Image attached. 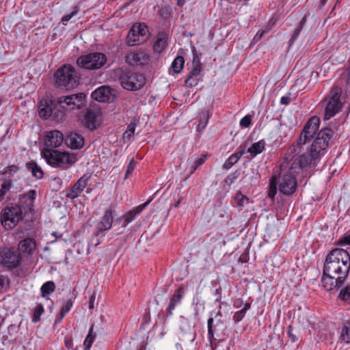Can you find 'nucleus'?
<instances>
[{"label": "nucleus", "mask_w": 350, "mask_h": 350, "mask_svg": "<svg viewBox=\"0 0 350 350\" xmlns=\"http://www.w3.org/2000/svg\"><path fill=\"white\" fill-rule=\"evenodd\" d=\"M334 131L329 127H325L319 131L317 137L310 146L309 154H302L299 157V161L293 163L295 167L294 170H301L309 165H315L317 160L323 156L329 146V142L334 135Z\"/></svg>", "instance_id": "f257e3e1"}, {"label": "nucleus", "mask_w": 350, "mask_h": 350, "mask_svg": "<svg viewBox=\"0 0 350 350\" xmlns=\"http://www.w3.org/2000/svg\"><path fill=\"white\" fill-rule=\"evenodd\" d=\"M295 168V167L291 166L286 172H281L278 176L275 174L270 178L267 197L272 202L275 200L278 186L280 192L286 196H291L296 191L297 182L295 173L298 172L294 170Z\"/></svg>", "instance_id": "f03ea898"}, {"label": "nucleus", "mask_w": 350, "mask_h": 350, "mask_svg": "<svg viewBox=\"0 0 350 350\" xmlns=\"http://www.w3.org/2000/svg\"><path fill=\"white\" fill-rule=\"evenodd\" d=\"M323 269L347 279L350 270V255L344 249L335 248L326 256Z\"/></svg>", "instance_id": "7ed1b4c3"}, {"label": "nucleus", "mask_w": 350, "mask_h": 350, "mask_svg": "<svg viewBox=\"0 0 350 350\" xmlns=\"http://www.w3.org/2000/svg\"><path fill=\"white\" fill-rule=\"evenodd\" d=\"M80 75L70 64L60 66L54 74L55 85L59 89L70 90L79 84Z\"/></svg>", "instance_id": "20e7f679"}, {"label": "nucleus", "mask_w": 350, "mask_h": 350, "mask_svg": "<svg viewBox=\"0 0 350 350\" xmlns=\"http://www.w3.org/2000/svg\"><path fill=\"white\" fill-rule=\"evenodd\" d=\"M42 153L47 163L53 167L68 169L77 161L74 154L55 149L45 148Z\"/></svg>", "instance_id": "39448f33"}, {"label": "nucleus", "mask_w": 350, "mask_h": 350, "mask_svg": "<svg viewBox=\"0 0 350 350\" xmlns=\"http://www.w3.org/2000/svg\"><path fill=\"white\" fill-rule=\"evenodd\" d=\"M113 222V212L110 206L109 208L105 211L100 220L95 224L93 235L89 243V246L96 247L100 244L106 234V232L111 228Z\"/></svg>", "instance_id": "423d86ee"}, {"label": "nucleus", "mask_w": 350, "mask_h": 350, "mask_svg": "<svg viewBox=\"0 0 350 350\" xmlns=\"http://www.w3.org/2000/svg\"><path fill=\"white\" fill-rule=\"evenodd\" d=\"M342 89L338 86H333L324 100L326 103L325 107L324 120H327L338 113L342 107L340 100Z\"/></svg>", "instance_id": "0eeeda50"}, {"label": "nucleus", "mask_w": 350, "mask_h": 350, "mask_svg": "<svg viewBox=\"0 0 350 350\" xmlns=\"http://www.w3.org/2000/svg\"><path fill=\"white\" fill-rule=\"evenodd\" d=\"M23 218L22 208L16 204H10L1 211V222L6 230L14 228Z\"/></svg>", "instance_id": "6e6552de"}, {"label": "nucleus", "mask_w": 350, "mask_h": 350, "mask_svg": "<svg viewBox=\"0 0 350 350\" xmlns=\"http://www.w3.org/2000/svg\"><path fill=\"white\" fill-rule=\"evenodd\" d=\"M107 59L104 53L94 52L79 56L77 59V64L85 70H97L106 64Z\"/></svg>", "instance_id": "1a4fd4ad"}, {"label": "nucleus", "mask_w": 350, "mask_h": 350, "mask_svg": "<svg viewBox=\"0 0 350 350\" xmlns=\"http://www.w3.org/2000/svg\"><path fill=\"white\" fill-rule=\"evenodd\" d=\"M121 85L127 90L137 91L145 84V77L143 75L131 70L122 72L120 77Z\"/></svg>", "instance_id": "9d476101"}, {"label": "nucleus", "mask_w": 350, "mask_h": 350, "mask_svg": "<svg viewBox=\"0 0 350 350\" xmlns=\"http://www.w3.org/2000/svg\"><path fill=\"white\" fill-rule=\"evenodd\" d=\"M57 104L62 109L68 107L70 110L81 109L86 105L87 96L80 92L68 96H62L56 98Z\"/></svg>", "instance_id": "9b49d317"}, {"label": "nucleus", "mask_w": 350, "mask_h": 350, "mask_svg": "<svg viewBox=\"0 0 350 350\" xmlns=\"http://www.w3.org/2000/svg\"><path fill=\"white\" fill-rule=\"evenodd\" d=\"M320 124V120L317 116H312L304 125L299 137L296 144V149H301L302 146L310 142L313 138L317 131Z\"/></svg>", "instance_id": "f8f14e48"}, {"label": "nucleus", "mask_w": 350, "mask_h": 350, "mask_svg": "<svg viewBox=\"0 0 350 350\" xmlns=\"http://www.w3.org/2000/svg\"><path fill=\"white\" fill-rule=\"evenodd\" d=\"M21 257L18 250L14 247L0 249V264L8 269L18 267L21 265Z\"/></svg>", "instance_id": "ddd939ff"}, {"label": "nucleus", "mask_w": 350, "mask_h": 350, "mask_svg": "<svg viewBox=\"0 0 350 350\" xmlns=\"http://www.w3.org/2000/svg\"><path fill=\"white\" fill-rule=\"evenodd\" d=\"M346 280L337 275L325 273V270H323L321 282L324 288L327 291H337L342 286Z\"/></svg>", "instance_id": "4468645a"}, {"label": "nucleus", "mask_w": 350, "mask_h": 350, "mask_svg": "<svg viewBox=\"0 0 350 350\" xmlns=\"http://www.w3.org/2000/svg\"><path fill=\"white\" fill-rule=\"evenodd\" d=\"M148 27L144 23L134 25L129 30L126 37V43L129 46H135L139 44V37H144L146 34Z\"/></svg>", "instance_id": "2eb2a0df"}, {"label": "nucleus", "mask_w": 350, "mask_h": 350, "mask_svg": "<svg viewBox=\"0 0 350 350\" xmlns=\"http://www.w3.org/2000/svg\"><path fill=\"white\" fill-rule=\"evenodd\" d=\"M90 177L91 176L88 174L81 176L77 182L69 190H68L66 197L72 200L77 198L87 186Z\"/></svg>", "instance_id": "dca6fc26"}, {"label": "nucleus", "mask_w": 350, "mask_h": 350, "mask_svg": "<svg viewBox=\"0 0 350 350\" xmlns=\"http://www.w3.org/2000/svg\"><path fill=\"white\" fill-rule=\"evenodd\" d=\"M64 141V135L62 132L53 130L46 133L44 139V145L47 148L55 149L60 146Z\"/></svg>", "instance_id": "f3484780"}, {"label": "nucleus", "mask_w": 350, "mask_h": 350, "mask_svg": "<svg viewBox=\"0 0 350 350\" xmlns=\"http://www.w3.org/2000/svg\"><path fill=\"white\" fill-rule=\"evenodd\" d=\"M36 196V191L33 189L28 191L27 193L20 195L18 206H20L22 211H29L33 209L34 200Z\"/></svg>", "instance_id": "a211bd4d"}, {"label": "nucleus", "mask_w": 350, "mask_h": 350, "mask_svg": "<svg viewBox=\"0 0 350 350\" xmlns=\"http://www.w3.org/2000/svg\"><path fill=\"white\" fill-rule=\"evenodd\" d=\"M99 113L91 109H87L84 114V126L91 131L96 129L99 126Z\"/></svg>", "instance_id": "6ab92c4d"}, {"label": "nucleus", "mask_w": 350, "mask_h": 350, "mask_svg": "<svg viewBox=\"0 0 350 350\" xmlns=\"http://www.w3.org/2000/svg\"><path fill=\"white\" fill-rule=\"evenodd\" d=\"M112 89L108 86L103 85L93 91L91 94L92 99L104 103L109 101L111 96Z\"/></svg>", "instance_id": "aec40b11"}, {"label": "nucleus", "mask_w": 350, "mask_h": 350, "mask_svg": "<svg viewBox=\"0 0 350 350\" xmlns=\"http://www.w3.org/2000/svg\"><path fill=\"white\" fill-rule=\"evenodd\" d=\"M65 142L72 149H81L84 145V138L79 133L71 132L66 135Z\"/></svg>", "instance_id": "412c9836"}, {"label": "nucleus", "mask_w": 350, "mask_h": 350, "mask_svg": "<svg viewBox=\"0 0 350 350\" xmlns=\"http://www.w3.org/2000/svg\"><path fill=\"white\" fill-rule=\"evenodd\" d=\"M152 199H149L146 202L139 205L126 213L124 215L123 227H126L130 222L134 220L136 215L139 214L150 203Z\"/></svg>", "instance_id": "4be33fe9"}, {"label": "nucleus", "mask_w": 350, "mask_h": 350, "mask_svg": "<svg viewBox=\"0 0 350 350\" xmlns=\"http://www.w3.org/2000/svg\"><path fill=\"white\" fill-rule=\"evenodd\" d=\"M57 105L56 99L51 101L50 104L46 102H40L39 105V116L41 118L47 120L53 114V110H55L54 106Z\"/></svg>", "instance_id": "5701e85b"}, {"label": "nucleus", "mask_w": 350, "mask_h": 350, "mask_svg": "<svg viewBox=\"0 0 350 350\" xmlns=\"http://www.w3.org/2000/svg\"><path fill=\"white\" fill-rule=\"evenodd\" d=\"M200 72L198 67L193 68L185 80V86L188 88L196 86L202 80V77L200 76Z\"/></svg>", "instance_id": "b1692460"}, {"label": "nucleus", "mask_w": 350, "mask_h": 350, "mask_svg": "<svg viewBox=\"0 0 350 350\" xmlns=\"http://www.w3.org/2000/svg\"><path fill=\"white\" fill-rule=\"evenodd\" d=\"M185 294V289L183 286H180L175 291L173 297H172L169 304L167 312L168 315L172 314V311L175 308L176 306L180 303Z\"/></svg>", "instance_id": "393cba45"}, {"label": "nucleus", "mask_w": 350, "mask_h": 350, "mask_svg": "<svg viewBox=\"0 0 350 350\" xmlns=\"http://www.w3.org/2000/svg\"><path fill=\"white\" fill-rule=\"evenodd\" d=\"M339 340L345 344L350 343V317L341 323Z\"/></svg>", "instance_id": "a878e982"}, {"label": "nucleus", "mask_w": 350, "mask_h": 350, "mask_svg": "<svg viewBox=\"0 0 350 350\" xmlns=\"http://www.w3.org/2000/svg\"><path fill=\"white\" fill-rule=\"evenodd\" d=\"M168 35L164 31L159 32L157 36V40L154 44V50L156 52L161 53L167 46Z\"/></svg>", "instance_id": "bb28decb"}, {"label": "nucleus", "mask_w": 350, "mask_h": 350, "mask_svg": "<svg viewBox=\"0 0 350 350\" xmlns=\"http://www.w3.org/2000/svg\"><path fill=\"white\" fill-rule=\"evenodd\" d=\"M36 246L35 240L33 238H28L20 241L18 249L24 253L31 254Z\"/></svg>", "instance_id": "cd10ccee"}, {"label": "nucleus", "mask_w": 350, "mask_h": 350, "mask_svg": "<svg viewBox=\"0 0 350 350\" xmlns=\"http://www.w3.org/2000/svg\"><path fill=\"white\" fill-rule=\"evenodd\" d=\"M27 168L31 171L33 176L38 179H41L44 176V172L41 167L34 161H30L26 164Z\"/></svg>", "instance_id": "c85d7f7f"}, {"label": "nucleus", "mask_w": 350, "mask_h": 350, "mask_svg": "<svg viewBox=\"0 0 350 350\" xmlns=\"http://www.w3.org/2000/svg\"><path fill=\"white\" fill-rule=\"evenodd\" d=\"M265 143L264 140H260L254 143L250 148H248L247 152L250 154V157L254 158L257 154L261 153L265 149Z\"/></svg>", "instance_id": "c756f323"}, {"label": "nucleus", "mask_w": 350, "mask_h": 350, "mask_svg": "<svg viewBox=\"0 0 350 350\" xmlns=\"http://www.w3.org/2000/svg\"><path fill=\"white\" fill-rule=\"evenodd\" d=\"M307 21V15H305L301 21L299 22L298 26L296 27V29L294 30L292 36L289 40V47H291L293 43L295 42V40L299 37L300 32L301 31L303 27L305 26Z\"/></svg>", "instance_id": "7c9ffc66"}, {"label": "nucleus", "mask_w": 350, "mask_h": 350, "mask_svg": "<svg viewBox=\"0 0 350 350\" xmlns=\"http://www.w3.org/2000/svg\"><path fill=\"white\" fill-rule=\"evenodd\" d=\"M96 338V334L94 333V325H92L89 329L88 336H86L83 345L85 347L84 350H90L92 343Z\"/></svg>", "instance_id": "2f4dec72"}, {"label": "nucleus", "mask_w": 350, "mask_h": 350, "mask_svg": "<svg viewBox=\"0 0 350 350\" xmlns=\"http://www.w3.org/2000/svg\"><path fill=\"white\" fill-rule=\"evenodd\" d=\"M55 289V284L53 281H48L42 284L40 288L42 297H46L52 293Z\"/></svg>", "instance_id": "473e14b6"}, {"label": "nucleus", "mask_w": 350, "mask_h": 350, "mask_svg": "<svg viewBox=\"0 0 350 350\" xmlns=\"http://www.w3.org/2000/svg\"><path fill=\"white\" fill-rule=\"evenodd\" d=\"M185 64L184 57L178 55L172 64V68L175 73H179L182 71Z\"/></svg>", "instance_id": "72a5a7b5"}, {"label": "nucleus", "mask_w": 350, "mask_h": 350, "mask_svg": "<svg viewBox=\"0 0 350 350\" xmlns=\"http://www.w3.org/2000/svg\"><path fill=\"white\" fill-rule=\"evenodd\" d=\"M338 298L347 304H350V282L340 290Z\"/></svg>", "instance_id": "f704fd0d"}, {"label": "nucleus", "mask_w": 350, "mask_h": 350, "mask_svg": "<svg viewBox=\"0 0 350 350\" xmlns=\"http://www.w3.org/2000/svg\"><path fill=\"white\" fill-rule=\"evenodd\" d=\"M131 55L136 64H144L148 60V57L143 52L133 53Z\"/></svg>", "instance_id": "c9c22d12"}, {"label": "nucleus", "mask_w": 350, "mask_h": 350, "mask_svg": "<svg viewBox=\"0 0 350 350\" xmlns=\"http://www.w3.org/2000/svg\"><path fill=\"white\" fill-rule=\"evenodd\" d=\"M44 306L39 304H38L33 309V316H32V322L37 323L40 320L41 315L44 313Z\"/></svg>", "instance_id": "e433bc0d"}, {"label": "nucleus", "mask_w": 350, "mask_h": 350, "mask_svg": "<svg viewBox=\"0 0 350 350\" xmlns=\"http://www.w3.org/2000/svg\"><path fill=\"white\" fill-rule=\"evenodd\" d=\"M12 181L11 180H5L2 183L0 189V201L4 198L5 195L12 188Z\"/></svg>", "instance_id": "4c0bfd02"}, {"label": "nucleus", "mask_w": 350, "mask_h": 350, "mask_svg": "<svg viewBox=\"0 0 350 350\" xmlns=\"http://www.w3.org/2000/svg\"><path fill=\"white\" fill-rule=\"evenodd\" d=\"M234 201L237 206L243 208L245 204L249 203V198L246 196L243 195L241 191H239L234 196Z\"/></svg>", "instance_id": "58836bf2"}, {"label": "nucleus", "mask_w": 350, "mask_h": 350, "mask_svg": "<svg viewBox=\"0 0 350 350\" xmlns=\"http://www.w3.org/2000/svg\"><path fill=\"white\" fill-rule=\"evenodd\" d=\"M158 14L163 20H167L172 14L170 7L169 5L162 7L158 10Z\"/></svg>", "instance_id": "ea45409f"}, {"label": "nucleus", "mask_w": 350, "mask_h": 350, "mask_svg": "<svg viewBox=\"0 0 350 350\" xmlns=\"http://www.w3.org/2000/svg\"><path fill=\"white\" fill-rule=\"evenodd\" d=\"M57 105L54 106L55 110H53V116L55 120L57 121H61L64 119L65 116V111L67 110L66 109H62L59 107V109L57 108Z\"/></svg>", "instance_id": "a19ab883"}, {"label": "nucleus", "mask_w": 350, "mask_h": 350, "mask_svg": "<svg viewBox=\"0 0 350 350\" xmlns=\"http://www.w3.org/2000/svg\"><path fill=\"white\" fill-rule=\"evenodd\" d=\"M238 162V157L236 154H231L224 164V168L228 170Z\"/></svg>", "instance_id": "79ce46f5"}, {"label": "nucleus", "mask_w": 350, "mask_h": 350, "mask_svg": "<svg viewBox=\"0 0 350 350\" xmlns=\"http://www.w3.org/2000/svg\"><path fill=\"white\" fill-rule=\"evenodd\" d=\"M192 52H193V68L198 67L200 68V71H201L202 68H201V63H200V56L201 55V54H198L197 53L195 47L193 48Z\"/></svg>", "instance_id": "37998d69"}, {"label": "nucleus", "mask_w": 350, "mask_h": 350, "mask_svg": "<svg viewBox=\"0 0 350 350\" xmlns=\"http://www.w3.org/2000/svg\"><path fill=\"white\" fill-rule=\"evenodd\" d=\"M135 130V124H130L126 130V131L124 133V138L127 139L129 140L134 135Z\"/></svg>", "instance_id": "c03bdc74"}, {"label": "nucleus", "mask_w": 350, "mask_h": 350, "mask_svg": "<svg viewBox=\"0 0 350 350\" xmlns=\"http://www.w3.org/2000/svg\"><path fill=\"white\" fill-rule=\"evenodd\" d=\"M252 124V116L246 115L240 120V126L243 128H248Z\"/></svg>", "instance_id": "a18cd8bd"}, {"label": "nucleus", "mask_w": 350, "mask_h": 350, "mask_svg": "<svg viewBox=\"0 0 350 350\" xmlns=\"http://www.w3.org/2000/svg\"><path fill=\"white\" fill-rule=\"evenodd\" d=\"M213 318H209L208 319V339L210 341H212V340L213 339V337H214V330H213Z\"/></svg>", "instance_id": "49530a36"}, {"label": "nucleus", "mask_w": 350, "mask_h": 350, "mask_svg": "<svg viewBox=\"0 0 350 350\" xmlns=\"http://www.w3.org/2000/svg\"><path fill=\"white\" fill-rule=\"evenodd\" d=\"M238 176H239V173L237 172V171H235L232 173H231L230 174H229L226 180H225V182L226 183V184H228V185H231L232 184H233L235 180L238 178Z\"/></svg>", "instance_id": "de8ad7c7"}, {"label": "nucleus", "mask_w": 350, "mask_h": 350, "mask_svg": "<svg viewBox=\"0 0 350 350\" xmlns=\"http://www.w3.org/2000/svg\"><path fill=\"white\" fill-rule=\"evenodd\" d=\"M135 164H136V161L134 160V159H132L129 165H127V167H126V174H125V176H124V178H127L129 175L133 172L134 169H135Z\"/></svg>", "instance_id": "09e8293b"}, {"label": "nucleus", "mask_w": 350, "mask_h": 350, "mask_svg": "<svg viewBox=\"0 0 350 350\" xmlns=\"http://www.w3.org/2000/svg\"><path fill=\"white\" fill-rule=\"evenodd\" d=\"M72 305H73V302L72 300V297H70L67 299L66 303L62 307L61 311L64 312L66 314L68 313L70 310Z\"/></svg>", "instance_id": "8fccbe9b"}, {"label": "nucleus", "mask_w": 350, "mask_h": 350, "mask_svg": "<svg viewBox=\"0 0 350 350\" xmlns=\"http://www.w3.org/2000/svg\"><path fill=\"white\" fill-rule=\"evenodd\" d=\"M79 9L76 7L71 13L66 14L62 18V22L64 23L69 21L74 16L77 15Z\"/></svg>", "instance_id": "3c124183"}, {"label": "nucleus", "mask_w": 350, "mask_h": 350, "mask_svg": "<svg viewBox=\"0 0 350 350\" xmlns=\"http://www.w3.org/2000/svg\"><path fill=\"white\" fill-rule=\"evenodd\" d=\"M19 167L17 165H12L6 167L2 172H0L2 175H5L8 171L16 173L18 171Z\"/></svg>", "instance_id": "603ef678"}, {"label": "nucleus", "mask_w": 350, "mask_h": 350, "mask_svg": "<svg viewBox=\"0 0 350 350\" xmlns=\"http://www.w3.org/2000/svg\"><path fill=\"white\" fill-rule=\"evenodd\" d=\"M245 315V313L242 310H241L234 313L232 319L235 322H239L243 319Z\"/></svg>", "instance_id": "864d4df0"}, {"label": "nucleus", "mask_w": 350, "mask_h": 350, "mask_svg": "<svg viewBox=\"0 0 350 350\" xmlns=\"http://www.w3.org/2000/svg\"><path fill=\"white\" fill-rule=\"evenodd\" d=\"M340 245L350 244V231H349L341 239L338 241Z\"/></svg>", "instance_id": "5fc2aeb1"}, {"label": "nucleus", "mask_w": 350, "mask_h": 350, "mask_svg": "<svg viewBox=\"0 0 350 350\" xmlns=\"http://www.w3.org/2000/svg\"><path fill=\"white\" fill-rule=\"evenodd\" d=\"M65 346L68 349H70L73 347V342L72 339L70 336H66L64 340Z\"/></svg>", "instance_id": "6e6d98bb"}, {"label": "nucleus", "mask_w": 350, "mask_h": 350, "mask_svg": "<svg viewBox=\"0 0 350 350\" xmlns=\"http://www.w3.org/2000/svg\"><path fill=\"white\" fill-rule=\"evenodd\" d=\"M206 159V155L201 156L200 158H198V159L196 160L194 164L198 167H199L200 166H201L205 162Z\"/></svg>", "instance_id": "4d7b16f0"}, {"label": "nucleus", "mask_w": 350, "mask_h": 350, "mask_svg": "<svg viewBox=\"0 0 350 350\" xmlns=\"http://www.w3.org/2000/svg\"><path fill=\"white\" fill-rule=\"evenodd\" d=\"M203 119L204 120V122L202 121V118L200 119V123H199L198 126V129H200V128H202V129L205 128V126H206V125L207 124V122H208V117L205 114H203Z\"/></svg>", "instance_id": "13d9d810"}, {"label": "nucleus", "mask_w": 350, "mask_h": 350, "mask_svg": "<svg viewBox=\"0 0 350 350\" xmlns=\"http://www.w3.org/2000/svg\"><path fill=\"white\" fill-rule=\"evenodd\" d=\"M267 31L266 30H263V31H258L256 35L254 37V39H253V41L254 42H258L259 41L262 37L263 36L264 33H267Z\"/></svg>", "instance_id": "bf43d9fd"}, {"label": "nucleus", "mask_w": 350, "mask_h": 350, "mask_svg": "<svg viewBox=\"0 0 350 350\" xmlns=\"http://www.w3.org/2000/svg\"><path fill=\"white\" fill-rule=\"evenodd\" d=\"M66 313H64L62 311H60L59 314L56 317V319L55 320V324L59 323L63 318L65 317Z\"/></svg>", "instance_id": "052dcab7"}, {"label": "nucleus", "mask_w": 350, "mask_h": 350, "mask_svg": "<svg viewBox=\"0 0 350 350\" xmlns=\"http://www.w3.org/2000/svg\"><path fill=\"white\" fill-rule=\"evenodd\" d=\"M291 98L289 96H282L280 99V104L287 105L290 103Z\"/></svg>", "instance_id": "680f3d73"}, {"label": "nucleus", "mask_w": 350, "mask_h": 350, "mask_svg": "<svg viewBox=\"0 0 350 350\" xmlns=\"http://www.w3.org/2000/svg\"><path fill=\"white\" fill-rule=\"evenodd\" d=\"M292 331H293V327L291 325H289L288 327V336L292 339L293 341H295L296 337H295V335L293 334Z\"/></svg>", "instance_id": "e2e57ef3"}, {"label": "nucleus", "mask_w": 350, "mask_h": 350, "mask_svg": "<svg viewBox=\"0 0 350 350\" xmlns=\"http://www.w3.org/2000/svg\"><path fill=\"white\" fill-rule=\"evenodd\" d=\"M245 153V148H242L241 150L234 152L233 154H236L238 157V161L239 159Z\"/></svg>", "instance_id": "0e129e2a"}, {"label": "nucleus", "mask_w": 350, "mask_h": 350, "mask_svg": "<svg viewBox=\"0 0 350 350\" xmlns=\"http://www.w3.org/2000/svg\"><path fill=\"white\" fill-rule=\"evenodd\" d=\"M95 300V295L94 294H93L90 299V301H89V308L90 310L93 309L94 308V301Z\"/></svg>", "instance_id": "69168bd1"}, {"label": "nucleus", "mask_w": 350, "mask_h": 350, "mask_svg": "<svg viewBox=\"0 0 350 350\" xmlns=\"http://www.w3.org/2000/svg\"><path fill=\"white\" fill-rule=\"evenodd\" d=\"M243 301L240 299H237L234 301L233 306L235 308H240L243 304Z\"/></svg>", "instance_id": "338daca9"}, {"label": "nucleus", "mask_w": 350, "mask_h": 350, "mask_svg": "<svg viewBox=\"0 0 350 350\" xmlns=\"http://www.w3.org/2000/svg\"><path fill=\"white\" fill-rule=\"evenodd\" d=\"M8 329L9 334L12 335V332H16V326L15 325L12 324L8 327Z\"/></svg>", "instance_id": "774afa93"}]
</instances>
